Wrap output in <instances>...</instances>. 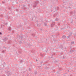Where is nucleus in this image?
Masks as SVG:
<instances>
[{"mask_svg":"<svg viewBox=\"0 0 76 76\" xmlns=\"http://www.w3.org/2000/svg\"><path fill=\"white\" fill-rule=\"evenodd\" d=\"M38 25H39V24H37V26H38V27H40V26H39Z\"/></svg>","mask_w":76,"mask_h":76,"instance_id":"obj_25","label":"nucleus"},{"mask_svg":"<svg viewBox=\"0 0 76 76\" xmlns=\"http://www.w3.org/2000/svg\"><path fill=\"white\" fill-rule=\"evenodd\" d=\"M7 39H8V38H5L4 39V41H7Z\"/></svg>","mask_w":76,"mask_h":76,"instance_id":"obj_15","label":"nucleus"},{"mask_svg":"<svg viewBox=\"0 0 76 76\" xmlns=\"http://www.w3.org/2000/svg\"><path fill=\"white\" fill-rule=\"evenodd\" d=\"M8 44H11L12 43V41L11 40L7 42Z\"/></svg>","mask_w":76,"mask_h":76,"instance_id":"obj_13","label":"nucleus"},{"mask_svg":"<svg viewBox=\"0 0 76 76\" xmlns=\"http://www.w3.org/2000/svg\"><path fill=\"white\" fill-rule=\"evenodd\" d=\"M29 71H31V69H30V68H29Z\"/></svg>","mask_w":76,"mask_h":76,"instance_id":"obj_34","label":"nucleus"},{"mask_svg":"<svg viewBox=\"0 0 76 76\" xmlns=\"http://www.w3.org/2000/svg\"><path fill=\"white\" fill-rule=\"evenodd\" d=\"M58 25H60V24H58Z\"/></svg>","mask_w":76,"mask_h":76,"instance_id":"obj_44","label":"nucleus"},{"mask_svg":"<svg viewBox=\"0 0 76 76\" xmlns=\"http://www.w3.org/2000/svg\"><path fill=\"white\" fill-rule=\"evenodd\" d=\"M1 47H0V50L1 49Z\"/></svg>","mask_w":76,"mask_h":76,"instance_id":"obj_40","label":"nucleus"},{"mask_svg":"<svg viewBox=\"0 0 76 76\" xmlns=\"http://www.w3.org/2000/svg\"><path fill=\"white\" fill-rule=\"evenodd\" d=\"M75 23H76V22H75Z\"/></svg>","mask_w":76,"mask_h":76,"instance_id":"obj_48","label":"nucleus"},{"mask_svg":"<svg viewBox=\"0 0 76 76\" xmlns=\"http://www.w3.org/2000/svg\"><path fill=\"white\" fill-rule=\"evenodd\" d=\"M36 61H38V60L37 59H36Z\"/></svg>","mask_w":76,"mask_h":76,"instance_id":"obj_37","label":"nucleus"},{"mask_svg":"<svg viewBox=\"0 0 76 76\" xmlns=\"http://www.w3.org/2000/svg\"><path fill=\"white\" fill-rule=\"evenodd\" d=\"M54 41H56V39H54Z\"/></svg>","mask_w":76,"mask_h":76,"instance_id":"obj_35","label":"nucleus"},{"mask_svg":"<svg viewBox=\"0 0 76 76\" xmlns=\"http://www.w3.org/2000/svg\"><path fill=\"white\" fill-rule=\"evenodd\" d=\"M23 38V36H20L19 35H18L17 36V38L18 39H22Z\"/></svg>","mask_w":76,"mask_h":76,"instance_id":"obj_1","label":"nucleus"},{"mask_svg":"<svg viewBox=\"0 0 76 76\" xmlns=\"http://www.w3.org/2000/svg\"><path fill=\"white\" fill-rule=\"evenodd\" d=\"M12 72H10L9 71L7 72L6 74H7V76H9V75H12Z\"/></svg>","mask_w":76,"mask_h":76,"instance_id":"obj_4","label":"nucleus"},{"mask_svg":"<svg viewBox=\"0 0 76 76\" xmlns=\"http://www.w3.org/2000/svg\"><path fill=\"white\" fill-rule=\"evenodd\" d=\"M3 48H5V49H6V48H6V47H4V46H3Z\"/></svg>","mask_w":76,"mask_h":76,"instance_id":"obj_24","label":"nucleus"},{"mask_svg":"<svg viewBox=\"0 0 76 76\" xmlns=\"http://www.w3.org/2000/svg\"><path fill=\"white\" fill-rule=\"evenodd\" d=\"M72 34H73V33L72 32H70L68 34L67 37L68 38H70V37H72Z\"/></svg>","mask_w":76,"mask_h":76,"instance_id":"obj_3","label":"nucleus"},{"mask_svg":"<svg viewBox=\"0 0 76 76\" xmlns=\"http://www.w3.org/2000/svg\"><path fill=\"white\" fill-rule=\"evenodd\" d=\"M62 38H63V39H65V38H66V36L65 35H63L62 36Z\"/></svg>","mask_w":76,"mask_h":76,"instance_id":"obj_12","label":"nucleus"},{"mask_svg":"<svg viewBox=\"0 0 76 76\" xmlns=\"http://www.w3.org/2000/svg\"><path fill=\"white\" fill-rule=\"evenodd\" d=\"M55 63H57V61H55Z\"/></svg>","mask_w":76,"mask_h":76,"instance_id":"obj_31","label":"nucleus"},{"mask_svg":"<svg viewBox=\"0 0 76 76\" xmlns=\"http://www.w3.org/2000/svg\"><path fill=\"white\" fill-rule=\"evenodd\" d=\"M74 35H75V36H76V33H75V34H74Z\"/></svg>","mask_w":76,"mask_h":76,"instance_id":"obj_32","label":"nucleus"},{"mask_svg":"<svg viewBox=\"0 0 76 76\" xmlns=\"http://www.w3.org/2000/svg\"><path fill=\"white\" fill-rule=\"evenodd\" d=\"M38 67H41L40 66H37Z\"/></svg>","mask_w":76,"mask_h":76,"instance_id":"obj_36","label":"nucleus"},{"mask_svg":"<svg viewBox=\"0 0 76 76\" xmlns=\"http://www.w3.org/2000/svg\"><path fill=\"white\" fill-rule=\"evenodd\" d=\"M35 74L36 75H38V72H36Z\"/></svg>","mask_w":76,"mask_h":76,"instance_id":"obj_19","label":"nucleus"},{"mask_svg":"<svg viewBox=\"0 0 76 76\" xmlns=\"http://www.w3.org/2000/svg\"><path fill=\"white\" fill-rule=\"evenodd\" d=\"M65 49H66V48H65Z\"/></svg>","mask_w":76,"mask_h":76,"instance_id":"obj_45","label":"nucleus"},{"mask_svg":"<svg viewBox=\"0 0 76 76\" xmlns=\"http://www.w3.org/2000/svg\"><path fill=\"white\" fill-rule=\"evenodd\" d=\"M39 3V1H36L34 2V3L33 4V6L34 7H36V6L37 5V4H38Z\"/></svg>","mask_w":76,"mask_h":76,"instance_id":"obj_2","label":"nucleus"},{"mask_svg":"<svg viewBox=\"0 0 76 76\" xmlns=\"http://www.w3.org/2000/svg\"><path fill=\"white\" fill-rule=\"evenodd\" d=\"M71 23H73V19H72L71 20Z\"/></svg>","mask_w":76,"mask_h":76,"instance_id":"obj_21","label":"nucleus"},{"mask_svg":"<svg viewBox=\"0 0 76 76\" xmlns=\"http://www.w3.org/2000/svg\"><path fill=\"white\" fill-rule=\"evenodd\" d=\"M63 6H64V5H63Z\"/></svg>","mask_w":76,"mask_h":76,"instance_id":"obj_49","label":"nucleus"},{"mask_svg":"<svg viewBox=\"0 0 76 76\" xmlns=\"http://www.w3.org/2000/svg\"><path fill=\"white\" fill-rule=\"evenodd\" d=\"M21 9L22 10H26V7H25V6L23 5L21 7Z\"/></svg>","mask_w":76,"mask_h":76,"instance_id":"obj_5","label":"nucleus"},{"mask_svg":"<svg viewBox=\"0 0 76 76\" xmlns=\"http://www.w3.org/2000/svg\"><path fill=\"white\" fill-rule=\"evenodd\" d=\"M12 33H14V32H15V31H12Z\"/></svg>","mask_w":76,"mask_h":76,"instance_id":"obj_30","label":"nucleus"},{"mask_svg":"<svg viewBox=\"0 0 76 76\" xmlns=\"http://www.w3.org/2000/svg\"><path fill=\"white\" fill-rule=\"evenodd\" d=\"M6 50H2L1 52V53H4L5 52H6Z\"/></svg>","mask_w":76,"mask_h":76,"instance_id":"obj_11","label":"nucleus"},{"mask_svg":"<svg viewBox=\"0 0 76 76\" xmlns=\"http://www.w3.org/2000/svg\"><path fill=\"white\" fill-rule=\"evenodd\" d=\"M70 44L71 45H74V44H75V42H74V41H71V42L70 43Z\"/></svg>","mask_w":76,"mask_h":76,"instance_id":"obj_9","label":"nucleus"},{"mask_svg":"<svg viewBox=\"0 0 76 76\" xmlns=\"http://www.w3.org/2000/svg\"><path fill=\"white\" fill-rule=\"evenodd\" d=\"M58 48L59 49H62V50L63 48V46L61 45H60L59 46Z\"/></svg>","mask_w":76,"mask_h":76,"instance_id":"obj_6","label":"nucleus"},{"mask_svg":"<svg viewBox=\"0 0 76 76\" xmlns=\"http://www.w3.org/2000/svg\"><path fill=\"white\" fill-rule=\"evenodd\" d=\"M55 25V23H53L51 24V27H53Z\"/></svg>","mask_w":76,"mask_h":76,"instance_id":"obj_8","label":"nucleus"},{"mask_svg":"<svg viewBox=\"0 0 76 76\" xmlns=\"http://www.w3.org/2000/svg\"><path fill=\"white\" fill-rule=\"evenodd\" d=\"M58 12H57V13L53 15V17H54V18L56 17V16L57 15V14H58Z\"/></svg>","mask_w":76,"mask_h":76,"instance_id":"obj_10","label":"nucleus"},{"mask_svg":"<svg viewBox=\"0 0 76 76\" xmlns=\"http://www.w3.org/2000/svg\"><path fill=\"white\" fill-rule=\"evenodd\" d=\"M22 41H20V42H19V44H21L22 43Z\"/></svg>","mask_w":76,"mask_h":76,"instance_id":"obj_17","label":"nucleus"},{"mask_svg":"<svg viewBox=\"0 0 76 76\" xmlns=\"http://www.w3.org/2000/svg\"><path fill=\"white\" fill-rule=\"evenodd\" d=\"M2 34V33H1V32H0V35H1Z\"/></svg>","mask_w":76,"mask_h":76,"instance_id":"obj_33","label":"nucleus"},{"mask_svg":"<svg viewBox=\"0 0 76 76\" xmlns=\"http://www.w3.org/2000/svg\"><path fill=\"white\" fill-rule=\"evenodd\" d=\"M2 26H1V27H2Z\"/></svg>","mask_w":76,"mask_h":76,"instance_id":"obj_38","label":"nucleus"},{"mask_svg":"<svg viewBox=\"0 0 76 76\" xmlns=\"http://www.w3.org/2000/svg\"><path fill=\"white\" fill-rule=\"evenodd\" d=\"M70 8V7H69V9Z\"/></svg>","mask_w":76,"mask_h":76,"instance_id":"obj_41","label":"nucleus"},{"mask_svg":"<svg viewBox=\"0 0 76 76\" xmlns=\"http://www.w3.org/2000/svg\"><path fill=\"white\" fill-rule=\"evenodd\" d=\"M63 58H64V56L63 57Z\"/></svg>","mask_w":76,"mask_h":76,"instance_id":"obj_39","label":"nucleus"},{"mask_svg":"<svg viewBox=\"0 0 76 76\" xmlns=\"http://www.w3.org/2000/svg\"><path fill=\"white\" fill-rule=\"evenodd\" d=\"M48 69V67L47 66L45 67V69Z\"/></svg>","mask_w":76,"mask_h":76,"instance_id":"obj_23","label":"nucleus"},{"mask_svg":"<svg viewBox=\"0 0 76 76\" xmlns=\"http://www.w3.org/2000/svg\"><path fill=\"white\" fill-rule=\"evenodd\" d=\"M53 55H55V54H53Z\"/></svg>","mask_w":76,"mask_h":76,"instance_id":"obj_43","label":"nucleus"},{"mask_svg":"<svg viewBox=\"0 0 76 76\" xmlns=\"http://www.w3.org/2000/svg\"><path fill=\"white\" fill-rule=\"evenodd\" d=\"M0 16L1 17H3V15H0Z\"/></svg>","mask_w":76,"mask_h":76,"instance_id":"obj_27","label":"nucleus"},{"mask_svg":"<svg viewBox=\"0 0 76 76\" xmlns=\"http://www.w3.org/2000/svg\"><path fill=\"white\" fill-rule=\"evenodd\" d=\"M4 25H7V23H4Z\"/></svg>","mask_w":76,"mask_h":76,"instance_id":"obj_29","label":"nucleus"},{"mask_svg":"<svg viewBox=\"0 0 76 76\" xmlns=\"http://www.w3.org/2000/svg\"><path fill=\"white\" fill-rule=\"evenodd\" d=\"M44 23L45 26H47V23L44 22Z\"/></svg>","mask_w":76,"mask_h":76,"instance_id":"obj_14","label":"nucleus"},{"mask_svg":"<svg viewBox=\"0 0 76 76\" xmlns=\"http://www.w3.org/2000/svg\"><path fill=\"white\" fill-rule=\"evenodd\" d=\"M70 14L71 15H73V12H71Z\"/></svg>","mask_w":76,"mask_h":76,"instance_id":"obj_18","label":"nucleus"},{"mask_svg":"<svg viewBox=\"0 0 76 76\" xmlns=\"http://www.w3.org/2000/svg\"><path fill=\"white\" fill-rule=\"evenodd\" d=\"M59 9H60V8H59V7H57L56 8L55 7V12H56V11H57V10H59Z\"/></svg>","mask_w":76,"mask_h":76,"instance_id":"obj_7","label":"nucleus"},{"mask_svg":"<svg viewBox=\"0 0 76 76\" xmlns=\"http://www.w3.org/2000/svg\"><path fill=\"white\" fill-rule=\"evenodd\" d=\"M57 73H58V72H57Z\"/></svg>","mask_w":76,"mask_h":76,"instance_id":"obj_47","label":"nucleus"},{"mask_svg":"<svg viewBox=\"0 0 76 76\" xmlns=\"http://www.w3.org/2000/svg\"><path fill=\"white\" fill-rule=\"evenodd\" d=\"M23 61L22 60H21L20 61V63H23Z\"/></svg>","mask_w":76,"mask_h":76,"instance_id":"obj_22","label":"nucleus"},{"mask_svg":"<svg viewBox=\"0 0 76 76\" xmlns=\"http://www.w3.org/2000/svg\"><path fill=\"white\" fill-rule=\"evenodd\" d=\"M8 29L9 31H11V30H12V29H11V28L10 27H9L8 28Z\"/></svg>","mask_w":76,"mask_h":76,"instance_id":"obj_20","label":"nucleus"},{"mask_svg":"<svg viewBox=\"0 0 76 76\" xmlns=\"http://www.w3.org/2000/svg\"><path fill=\"white\" fill-rule=\"evenodd\" d=\"M43 63V61H42L40 63V64L41 65H42V63Z\"/></svg>","mask_w":76,"mask_h":76,"instance_id":"obj_26","label":"nucleus"},{"mask_svg":"<svg viewBox=\"0 0 76 76\" xmlns=\"http://www.w3.org/2000/svg\"><path fill=\"white\" fill-rule=\"evenodd\" d=\"M52 56H53V55H52Z\"/></svg>","mask_w":76,"mask_h":76,"instance_id":"obj_42","label":"nucleus"},{"mask_svg":"<svg viewBox=\"0 0 76 76\" xmlns=\"http://www.w3.org/2000/svg\"><path fill=\"white\" fill-rule=\"evenodd\" d=\"M70 52L71 53H73V52H74V50H71H71H70Z\"/></svg>","mask_w":76,"mask_h":76,"instance_id":"obj_16","label":"nucleus"},{"mask_svg":"<svg viewBox=\"0 0 76 76\" xmlns=\"http://www.w3.org/2000/svg\"><path fill=\"white\" fill-rule=\"evenodd\" d=\"M55 20L56 21H57L58 20V19L57 18H56V19H55Z\"/></svg>","mask_w":76,"mask_h":76,"instance_id":"obj_28","label":"nucleus"},{"mask_svg":"<svg viewBox=\"0 0 76 76\" xmlns=\"http://www.w3.org/2000/svg\"><path fill=\"white\" fill-rule=\"evenodd\" d=\"M52 58H53V57H52Z\"/></svg>","mask_w":76,"mask_h":76,"instance_id":"obj_46","label":"nucleus"}]
</instances>
